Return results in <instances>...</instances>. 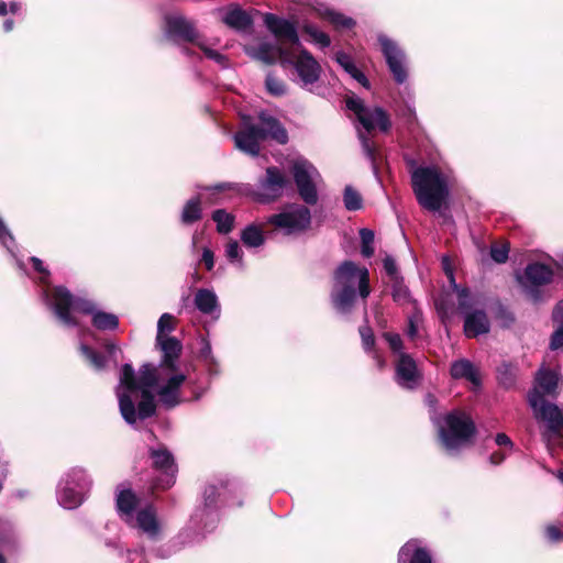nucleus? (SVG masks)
Instances as JSON below:
<instances>
[{"mask_svg":"<svg viewBox=\"0 0 563 563\" xmlns=\"http://www.w3.org/2000/svg\"><path fill=\"white\" fill-rule=\"evenodd\" d=\"M418 371L416 362L410 355L400 353L396 362V380L405 388H413L418 384Z\"/></svg>","mask_w":563,"mask_h":563,"instance_id":"nucleus-22","label":"nucleus"},{"mask_svg":"<svg viewBox=\"0 0 563 563\" xmlns=\"http://www.w3.org/2000/svg\"><path fill=\"white\" fill-rule=\"evenodd\" d=\"M384 338L388 342L389 347L393 350V352L398 353V354L402 353L401 352L402 341H401L399 334L386 332V333H384Z\"/></svg>","mask_w":563,"mask_h":563,"instance_id":"nucleus-50","label":"nucleus"},{"mask_svg":"<svg viewBox=\"0 0 563 563\" xmlns=\"http://www.w3.org/2000/svg\"><path fill=\"white\" fill-rule=\"evenodd\" d=\"M80 352L95 369L101 371L104 368L107 360L103 355L91 350L84 343L80 344Z\"/></svg>","mask_w":563,"mask_h":563,"instance_id":"nucleus-41","label":"nucleus"},{"mask_svg":"<svg viewBox=\"0 0 563 563\" xmlns=\"http://www.w3.org/2000/svg\"><path fill=\"white\" fill-rule=\"evenodd\" d=\"M151 457L154 467L162 473L157 479L156 486L159 488H168L175 482L176 466L172 454L165 449L152 450Z\"/></svg>","mask_w":563,"mask_h":563,"instance_id":"nucleus-19","label":"nucleus"},{"mask_svg":"<svg viewBox=\"0 0 563 563\" xmlns=\"http://www.w3.org/2000/svg\"><path fill=\"white\" fill-rule=\"evenodd\" d=\"M547 538L552 542L563 540V533L555 526H549L545 530Z\"/></svg>","mask_w":563,"mask_h":563,"instance_id":"nucleus-55","label":"nucleus"},{"mask_svg":"<svg viewBox=\"0 0 563 563\" xmlns=\"http://www.w3.org/2000/svg\"><path fill=\"white\" fill-rule=\"evenodd\" d=\"M508 253H509V249L506 244L494 245V246H492V250H490L492 258L496 263H499V264L505 263L507 261Z\"/></svg>","mask_w":563,"mask_h":563,"instance_id":"nucleus-49","label":"nucleus"},{"mask_svg":"<svg viewBox=\"0 0 563 563\" xmlns=\"http://www.w3.org/2000/svg\"><path fill=\"white\" fill-rule=\"evenodd\" d=\"M534 417L543 423L542 439L548 450L563 444V407L548 402L541 395L530 393L528 396Z\"/></svg>","mask_w":563,"mask_h":563,"instance_id":"nucleus-7","label":"nucleus"},{"mask_svg":"<svg viewBox=\"0 0 563 563\" xmlns=\"http://www.w3.org/2000/svg\"><path fill=\"white\" fill-rule=\"evenodd\" d=\"M106 349H107V351H108L110 356H113L114 353L117 352V346L113 343H108L106 345Z\"/></svg>","mask_w":563,"mask_h":563,"instance_id":"nucleus-60","label":"nucleus"},{"mask_svg":"<svg viewBox=\"0 0 563 563\" xmlns=\"http://www.w3.org/2000/svg\"><path fill=\"white\" fill-rule=\"evenodd\" d=\"M419 321H420V316L418 313L409 317V319H408V328H407V335L410 339H415L417 336Z\"/></svg>","mask_w":563,"mask_h":563,"instance_id":"nucleus-53","label":"nucleus"},{"mask_svg":"<svg viewBox=\"0 0 563 563\" xmlns=\"http://www.w3.org/2000/svg\"><path fill=\"white\" fill-rule=\"evenodd\" d=\"M498 379L505 387H510L516 380V368L509 364H504L498 369Z\"/></svg>","mask_w":563,"mask_h":563,"instance_id":"nucleus-45","label":"nucleus"},{"mask_svg":"<svg viewBox=\"0 0 563 563\" xmlns=\"http://www.w3.org/2000/svg\"><path fill=\"white\" fill-rule=\"evenodd\" d=\"M398 563H433L430 551L421 540L412 539L401 547Z\"/></svg>","mask_w":563,"mask_h":563,"instance_id":"nucleus-21","label":"nucleus"},{"mask_svg":"<svg viewBox=\"0 0 563 563\" xmlns=\"http://www.w3.org/2000/svg\"><path fill=\"white\" fill-rule=\"evenodd\" d=\"M8 13L7 3L4 1H0V15H5Z\"/></svg>","mask_w":563,"mask_h":563,"instance_id":"nucleus-63","label":"nucleus"},{"mask_svg":"<svg viewBox=\"0 0 563 563\" xmlns=\"http://www.w3.org/2000/svg\"><path fill=\"white\" fill-rule=\"evenodd\" d=\"M431 420L437 426L442 444L449 452H455L467 445L475 433V426L470 416L459 410L443 418L432 415Z\"/></svg>","mask_w":563,"mask_h":563,"instance_id":"nucleus-6","label":"nucleus"},{"mask_svg":"<svg viewBox=\"0 0 563 563\" xmlns=\"http://www.w3.org/2000/svg\"><path fill=\"white\" fill-rule=\"evenodd\" d=\"M289 49L290 48L285 47L282 44L267 41H263L256 45H249L245 47V52L254 59L261 60L268 65L278 62L282 67L284 56L288 55Z\"/></svg>","mask_w":563,"mask_h":563,"instance_id":"nucleus-18","label":"nucleus"},{"mask_svg":"<svg viewBox=\"0 0 563 563\" xmlns=\"http://www.w3.org/2000/svg\"><path fill=\"white\" fill-rule=\"evenodd\" d=\"M231 188H232V186L229 184H219V185H216L214 187H212L211 189L214 191H223L225 189H231Z\"/></svg>","mask_w":563,"mask_h":563,"instance_id":"nucleus-59","label":"nucleus"},{"mask_svg":"<svg viewBox=\"0 0 563 563\" xmlns=\"http://www.w3.org/2000/svg\"><path fill=\"white\" fill-rule=\"evenodd\" d=\"M267 30L280 42L289 43L292 47H300L301 43L298 36L297 26L290 20L280 18L273 13H265L263 16Z\"/></svg>","mask_w":563,"mask_h":563,"instance_id":"nucleus-16","label":"nucleus"},{"mask_svg":"<svg viewBox=\"0 0 563 563\" xmlns=\"http://www.w3.org/2000/svg\"><path fill=\"white\" fill-rule=\"evenodd\" d=\"M266 88L274 96H282L286 92L285 84L272 75H268L266 78Z\"/></svg>","mask_w":563,"mask_h":563,"instance_id":"nucleus-47","label":"nucleus"},{"mask_svg":"<svg viewBox=\"0 0 563 563\" xmlns=\"http://www.w3.org/2000/svg\"><path fill=\"white\" fill-rule=\"evenodd\" d=\"M360 236L362 241L361 253L364 257H371L374 254V232L369 229H361Z\"/></svg>","mask_w":563,"mask_h":563,"instance_id":"nucleus-43","label":"nucleus"},{"mask_svg":"<svg viewBox=\"0 0 563 563\" xmlns=\"http://www.w3.org/2000/svg\"><path fill=\"white\" fill-rule=\"evenodd\" d=\"M344 207L349 211L360 210L363 206V199L361 195L352 187L346 186L343 194Z\"/></svg>","mask_w":563,"mask_h":563,"instance_id":"nucleus-40","label":"nucleus"},{"mask_svg":"<svg viewBox=\"0 0 563 563\" xmlns=\"http://www.w3.org/2000/svg\"><path fill=\"white\" fill-rule=\"evenodd\" d=\"M165 34L174 41L192 43L198 46L205 55L216 63L224 66L225 56L216 49H212L200 38L194 24L185 16L174 13L165 16Z\"/></svg>","mask_w":563,"mask_h":563,"instance_id":"nucleus-10","label":"nucleus"},{"mask_svg":"<svg viewBox=\"0 0 563 563\" xmlns=\"http://www.w3.org/2000/svg\"><path fill=\"white\" fill-rule=\"evenodd\" d=\"M426 402L430 406V407H434L435 405V397L432 396V395H427L426 397Z\"/></svg>","mask_w":563,"mask_h":563,"instance_id":"nucleus-62","label":"nucleus"},{"mask_svg":"<svg viewBox=\"0 0 563 563\" xmlns=\"http://www.w3.org/2000/svg\"><path fill=\"white\" fill-rule=\"evenodd\" d=\"M92 481L81 467H73L60 477L56 496L58 504L65 509L79 507L89 493Z\"/></svg>","mask_w":563,"mask_h":563,"instance_id":"nucleus-9","label":"nucleus"},{"mask_svg":"<svg viewBox=\"0 0 563 563\" xmlns=\"http://www.w3.org/2000/svg\"><path fill=\"white\" fill-rule=\"evenodd\" d=\"M291 173L299 197L310 206L318 202V190L323 184L319 170L306 158H297L292 163Z\"/></svg>","mask_w":563,"mask_h":563,"instance_id":"nucleus-13","label":"nucleus"},{"mask_svg":"<svg viewBox=\"0 0 563 563\" xmlns=\"http://www.w3.org/2000/svg\"><path fill=\"white\" fill-rule=\"evenodd\" d=\"M495 443L504 451L511 452L514 443L510 438L505 433H498L495 438Z\"/></svg>","mask_w":563,"mask_h":563,"instance_id":"nucleus-52","label":"nucleus"},{"mask_svg":"<svg viewBox=\"0 0 563 563\" xmlns=\"http://www.w3.org/2000/svg\"><path fill=\"white\" fill-rule=\"evenodd\" d=\"M287 184L285 174L278 167H268L265 177L260 180L257 199L268 202L279 198Z\"/></svg>","mask_w":563,"mask_h":563,"instance_id":"nucleus-17","label":"nucleus"},{"mask_svg":"<svg viewBox=\"0 0 563 563\" xmlns=\"http://www.w3.org/2000/svg\"><path fill=\"white\" fill-rule=\"evenodd\" d=\"M156 347L162 352L158 365L179 366V357L183 351L181 342L174 338L156 339Z\"/></svg>","mask_w":563,"mask_h":563,"instance_id":"nucleus-23","label":"nucleus"},{"mask_svg":"<svg viewBox=\"0 0 563 563\" xmlns=\"http://www.w3.org/2000/svg\"><path fill=\"white\" fill-rule=\"evenodd\" d=\"M553 272L552 269L540 263L529 264L523 273V276L520 277V283L529 295L537 298L534 295V288L549 284L552 280Z\"/></svg>","mask_w":563,"mask_h":563,"instance_id":"nucleus-20","label":"nucleus"},{"mask_svg":"<svg viewBox=\"0 0 563 563\" xmlns=\"http://www.w3.org/2000/svg\"><path fill=\"white\" fill-rule=\"evenodd\" d=\"M377 41L385 57L389 71L397 84L407 80V56L399 44L385 34H378Z\"/></svg>","mask_w":563,"mask_h":563,"instance_id":"nucleus-14","label":"nucleus"},{"mask_svg":"<svg viewBox=\"0 0 563 563\" xmlns=\"http://www.w3.org/2000/svg\"><path fill=\"white\" fill-rule=\"evenodd\" d=\"M258 119L257 125L245 123L244 128L234 135L235 146L252 156L258 155L261 141L272 139L280 144L288 141L287 132L277 119L265 112H262Z\"/></svg>","mask_w":563,"mask_h":563,"instance_id":"nucleus-5","label":"nucleus"},{"mask_svg":"<svg viewBox=\"0 0 563 563\" xmlns=\"http://www.w3.org/2000/svg\"><path fill=\"white\" fill-rule=\"evenodd\" d=\"M139 498L123 484L117 489V508L121 519L125 522L128 517H132L137 510Z\"/></svg>","mask_w":563,"mask_h":563,"instance_id":"nucleus-25","label":"nucleus"},{"mask_svg":"<svg viewBox=\"0 0 563 563\" xmlns=\"http://www.w3.org/2000/svg\"><path fill=\"white\" fill-rule=\"evenodd\" d=\"M371 294L369 273L364 266L345 261L333 275L331 302L340 313H350L357 299L365 300Z\"/></svg>","mask_w":563,"mask_h":563,"instance_id":"nucleus-3","label":"nucleus"},{"mask_svg":"<svg viewBox=\"0 0 563 563\" xmlns=\"http://www.w3.org/2000/svg\"><path fill=\"white\" fill-rule=\"evenodd\" d=\"M222 21L230 27L238 31H245L252 25L251 15L239 7H231L222 16Z\"/></svg>","mask_w":563,"mask_h":563,"instance_id":"nucleus-30","label":"nucleus"},{"mask_svg":"<svg viewBox=\"0 0 563 563\" xmlns=\"http://www.w3.org/2000/svg\"><path fill=\"white\" fill-rule=\"evenodd\" d=\"M176 328V319L170 313H163L157 321L156 339L170 338L168 333L173 332Z\"/></svg>","mask_w":563,"mask_h":563,"instance_id":"nucleus-38","label":"nucleus"},{"mask_svg":"<svg viewBox=\"0 0 563 563\" xmlns=\"http://www.w3.org/2000/svg\"><path fill=\"white\" fill-rule=\"evenodd\" d=\"M188 375L180 366L144 364L135 375L130 364L122 366L117 396L120 412L129 424L152 417L156 410L155 397L165 408L184 401L181 388Z\"/></svg>","mask_w":563,"mask_h":563,"instance_id":"nucleus-1","label":"nucleus"},{"mask_svg":"<svg viewBox=\"0 0 563 563\" xmlns=\"http://www.w3.org/2000/svg\"><path fill=\"white\" fill-rule=\"evenodd\" d=\"M21 5L18 2H11L10 11L12 13H16L20 10Z\"/></svg>","mask_w":563,"mask_h":563,"instance_id":"nucleus-64","label":"nucleus"},{"mask_svg":"<svg viewBox=\"0 0 563 563\" xmlns=\"http://www.w3.org/2000/svg\"><path fill=\"white\" fill-rule=\"evenodd\" d=\"M318 15L338 30H350L355 25V21L352 18L329 8L319 9Z\"/></svg>","mask_w":563,"mask_h":563,"instance_id":"nucleus-33","label":"nucleus"},{"mask_svg":"<svg viewBox=\"0 0 563 563\" xmlns=\"http://www.w3.org/2000/svg\"><path fill=\"white\" fill-rule=\"evenodd\" d=\"M241 240L246 247H260L265 243V235L258 225L250 224L242 230Z\"/></svg>","mask_w":563,"mask_h":563,"instance_id":"nucleus-35","label":"nucleus"},{"mask_svg":"<svg viewBox=\"0 0 563 563\" xmlns=\"http://www.w3.org/2000/svg\"><path fill=\"white\" fill-rule=\"evenodd\" d=\"M346 107L354 112L358 122L365 132L358 130V137L362 143L365 155L371 159H375V148L369 142L366 133L378 129L382 132H387L390 128V120L386 111L379 107L368 108L363 104V101L355 96L346 99Z\"/></svg>","mask_w":563,"mask_h":563,"instance_id":"nucleus-8","label":"nucleus"},{"mask_svg":"<svg viewBox=\"0 0 563 563\" xmlns=\"http://www.w3.org/2000/svg\"><path fill=\"white\" fill-rule=\"evenodd\" d=\"M3 29L5 32H10L13 29V21L12 20L4 21Z\"/></svg>","mask_w":563,"mask_h":563,"instance_id":"nucleus-61","label":"nucleus"},{"mask_svg":"<svg viewBox=\"0 0 563 563\" xmlns=\"http://www.w3.org/2000/svg\"><path fill=\"white\" fill-rule=\"evenodd\" d=\"M225 488L221 487L219 489L214 485H209L205 488L203 492V509L200 514H197V517H200L202 521L205 518L214 521L217 519V515L214 512L218 507V498L223 496Z\"/></svg>","mask_w":563,"mask_h":563,"instance_id":"nucleus-29","label":"nucleus"},{"mask_svg":"<svg viewBox=\"0 0 563 563\" xmlns=\"http://www.w3.org/2000/svg\"><path fill=\"white\" fill-rule=\"evenodd\" d=\"M125 523L152 541H157L163 534V525L152 506L139 509L132 517H128Z\"/></svg>","mask_w":563,"mask_h":563,"instance_id":"nucleus-15","label":"nucleus"},{"mask_svg":"<svg viewBox=\"0 0 563 563\" xmlns=\"http://www.w3.org/2000/svg\"><path fill=\"white\" fill-rule=\"evenodd\" d=\"M33 268L41 275L40 280L44 285L42 296L47 305L54 310L57 319L65 327L77 325L75 314L77 312L92 316V324L98 330H115L119 325V319L115 314L104 312L96 308V305L84 298H75L64 287H49V272L44 267L43 262L37 257H31Z\"/></svg>","mask_w":563,"mask_h":563,"instance_id":"nucleus-2","label":"nucleus"},{"mask_svg":"<svg viewBox=\"0 0 563 563\" xmlns=\"http://www.w3.org/2000/svg\"><path fill=\"white\" fill-rule=\"evenodd\" d=\"M201 214L200 198L195 197L186 202L181 211V222L184 224H191L200 220Z\"/></svg>","mask_w":563,"mask_h":563,"instance_id":"nucleus-37","label":"nucleus"},{"mask_svg":"<svg viewBox=\"0 0 563 563\" xmlns=\"http://www.w3.org/2000/svg\"><path fill=\"white\" fill-rule=\"evenodd\" d=\"M336 63L364 88H369V81L366 76L355 66L350 55L344 52L335 53Z\"/></svg>","mask_w":563,"mask_h":563,"instance_id":"nucleus-32","label":"nucleus"},{"mask_svg":"<svg viewBox=\"0 0 563 563\" xmlns=\"http://www.w3.org/2000/svg\"><path fill=\"white\" fill-rule=\"evenodd\" d=\"M443 268H444V272H445L448 278L450 279L452 287L454 288V290L457 294L459 308L462 311L467 310L473 305L472 296L467 288H461L460 286L456 285L454 275H453V271L450 268L449 260L446 257L443 258Z\"/></svg>","mask_w":563,"mask_h":563,"instance_id":"nucleus-34","label":"nucleus"},{"mask_svg":"<svg viewBox=\"0 0 563 563\" xmlns=\"http://www.w3.org/2000/svg\"><path fill=\"white\" fill-rule=\"evenodd\" d=\"M450 374L454 379H465L475 388L479 386L481 379L477 369L472 362L461 358L452 363Z\"/></svg>","mask_w":563,"mask_h":563,"instance_id":"nucleus-28","label":"nucleus"},{"mask_svg":"<svg viewBox=\"0 0 563 563\" xmlns=\"http://www.w3.org/2000/svg\"><path fill=\"white\" fill-rule=\"evenodd\" d=\"M212 219L217 223V230L220 233H229L233 228V216L222 209L216 210Z\"/></svg>","mask_w":563,"mask_h":563,"instance_id":"nucleus-39","label":"nucleus"},{"mask_svg":"<svg viewBox=\"0 0 563 563\" xmlns=\"http://www.w3.org/2000/svg\"><path fill=\"white\" fill-rule=\"evenodd\" d=\"M225 256L231 263L243 266V252L238 241L231 240L225 245Z\"/></svg>","mask_w":563,"mask_h":563,"instance_id":"nucleus-44","label":"nucleus"},{"mask_svg":"<svg viewBox=\"0 0 563 563\" xmlns=\"http://www.w3.org/2000/svg\"><path fill=\"white\" fill-rule=\"evenodd\" d=\"M559 380L560 376L558 372L541 368L536 375V385L531 393H536L538 390V395H541L543 398L545 395L553 396Z\"/></svg>","mask_w":563,"mask_h":563,"instance_id":"nucleus-27","label":"nucleus"},{"mask_svg":"<svg viewBox=\"0 0 563 563\" xmlns=\"http://www.w3.org/2000/svg\"><path fill=\"white\" fill-rule=\"evenodd\" d=\"M384 268L385 271L389 274V275H394L396 273V263L394 261V258L391 257H386L384 260Z\"/></svg>","mask_w":563,"mask_h":563,"instance_id":"nucleus-58","label":"nucleus"},{"mask_svg":"<svg viewBox=\"0 0 563 563\" xmlns=\"http://www.w3.org/2000/svg\"><path fill=\"white\" fill-rule=\"evenodd\" d=\"M266 222L285 235H298L310 228L311 212L306 206L290 203L269 216Z\"/></svg>","mask_w":563,"mask_h":563,"instance_id":"nucleus-12","label":"nucleus"},{"mask_svg":"<svg viewBox=\"0 0 563 563\" xmlns=\"http://www.w3.org/2000/svg\"><path fill=\"white\" fill-rule=\"evenodd\" d=\"M490 324L487 314L483 310L468 312L464 319V332L468 338H476L489 331Z\"/></svg>","mask_w":563,"mask_h":563,"instance_id":"nucleus-24","label":"nucleus"},{"mask_svg":"<svg viewBox=\"0 0 563 563\" xmlns=\"http://www.w3.org/2000/svg\"><path fill=\"white\" fill-rule=\"evenodd\" d=\"M360 334L362 338L363 347L366 351H369L374 346V334L371 328L362 327L360 328Z\"/></svg>","mask_w":563,"mask_h":563,"instance_id":"nucleus-51","label":"nucleus"},{"mask_svg":"<svg viewBox=\"0 0 563 563\" xmlns=\"http://www.w3.org/2000/svg\"><path fill=\"white\" fill-rule=\"evenodd\" d=\"M301 32L307 36L308 42L320 49H324L331 45L330 36L311 22L305 21L301 24Z\"/></svg>","mask_w":563,"mask_h":563,"instance_id":"nucleus-31","label":"nucleus"},{"mask_svg":"<svg viewBox=\"0 0 563 563\" xmlns=\"http://www.w3.org/2000/svg\"><path fill=\"white\" fill-rule=\"evenodd\" d=\"M16 533L11 522L0 518V545L14 543Z\"/></svg>","mask_w":563,"mask_h":563,"instance_id":"nucleus-42","label":"nucleus"},{"mask_svg":"<svg viewBox=\"0 0 563 563\" xmlns=\"http://www.w3.org/2000/svg\"><path fill=\"white\" fill-rule=\"evenodd\" d=\"M413 192L421 207L429 211L441 209L448 194V179L434 166L418 167L411 175Z\"/></svg>","mask_w":563,"mask_h":563,"instance_id":"nucleus-4","label":"nucleus"},{"mask_svg":"<svg viewBox=\"0 0 563 563\" xmlns=\"http://www.w3.org/2000/svg\"><path fill=\"white\" fill-rule=\"evenodd\" d=\"M201 262L208 271H211L214 267V254L210 249H202Z\"/></svg>","mask_w":563,"mask_h":563,"instance_id":"nucleus-54","label":"nucleus"},{"mask_svg":"<svg viewBox=\"0 0 563 563\" xmlns=\"http://www.w3.org/2000/svg\"><path fill=\"white\" fill-rule=\"evenodd\" d=\"M284 69H292V80L300 87L309 89L321 75V66L310 52L300 47L290 48L283 59Z\"/></svg>","mask_w":563,"mask_h":563,"instance_id":"nucleus-11","label":"nucleus"},{"mask_svg":"<svg viewBox=\"0 0 563 563\" xmlns=\"http://www.w3.org/2000/svg\"><path fill=\"white\" fill-rule=\"evenodd\" d=\"M552 318L559 323V327L551 336L550 347L558 350L563 346V300L555 306Z\"/></svg>","mask_w":563,"mask_h":563,"instance_id":"nucleus-36","label":"nucleus"},{"mask_svg":"<svg viewBox=\"0 0 563 563\" xmlns=\"http://www.w3.org/2000/svg\"><path fill=\"white\" fill-rule=\"evenodd\" d=\"M510 452H507V451H504V449H500L499 451L497 452H494L489 460H490V463L494 464V465H498L500 464L505 459L506 456L509 454Z\"/></svg>","mask_w":563,"mask_h":563,"instance_id":"nucleus-56","label":"nucleus"},{"mask_svg":"<svg viewBox=\"0 0 563 563\" xmlns=\"http://www.w3.org/2000/svg\"><path fill=\"white\" fill-rule=\"evenodd\" d=\"M393 297L396 301H405L408 297V291L402 287H395L393 291Z\"/></svg>","mask_w":563,"mask_h":563,"instance_id":"nucleus-57","label":"nucleus"},{"mask_svg":"<svg viewBox=\"0 0 563 563\" xmlns=\"http://www.w3.org/2000/svg\"><path fill=\"white\" fill-rule=\"evenodd\" d=\"M0 243L12 254L14 255L13 246L14 239L11 233L5 228L4 223L0 219Z\"/></svg>","mask_w":563,"mask_h":563,"instance_id":"nucleus-48","label":"nucleus"},{"mask_svg":"<svg viewBox=\"0 0 563 563\" xmlns=\"http://www.w3.org/2000/svg\"><path fill=\"white\" fill-rule=\"evenodd\" d=\"M200 357L206 363L209 373H217V361L214 356L212 355L211 345L208 341L202 342V346L200 349Z\"/></svg>","mask_w":563,"mask_h":563,"instance_id":"nucleus-46","label":"nucleus"},{"mask_svg":"<svg viewBox=\"0 0 563 563\" xmlns=\"http://www.w3.org/2000/svg\"><path fill=\"white\" fill-rule=\"evenodd\" d=\"M195 305L203 314H209L213 319L220 317V305L213 290L201 288L195 295Z\"/></svg>","mask_w":563,"mask_h":563,"instance_id":"nucleus-26","label":"nucleus"}]
</instances>
